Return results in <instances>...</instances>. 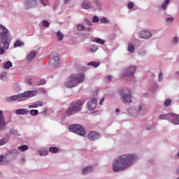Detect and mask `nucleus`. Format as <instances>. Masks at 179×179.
<instances>
[{
	"mask_svg": "<svg viewBox=\"0 0 179 179\" xmlns=\"http://www.w3.org/2000/svg\"><path fill=\"white\" fill-rule=\"evenodd\" d=\"M59 151V148L57 147H50L49 148V152H50V153H58Z\"/></svg>",
	"mask_w": 179,
	"mask_h": 179,
	"instance_id": "c756f323",
	"label": "nucleus"
},
{
	"mask_svg": "<svg viewBox=\"0 0 179 179\" xmlns=\"http://www.w3.org/2000/svg\"><path fill=\"white\" fill-rule=\"evenodd\" d=\"M101 23H107V18L103 17L101 19Z\"/></svg>",
	"mask_w": 179,
	"mask_h": 179,
	"instance_id": "603ef678",
	"label": "nucleus"
},
{
	"mask_svg": "<svg viewBox=\"0 0 179 179\" xmlns=\"http://www.w3.org/2000/svg\"><path fill=\"white\" fill-rule=\"evenodd\" d=\"M6 127V123L5 122V118L3 117V113L0 110V131L5 129Z\"/></svg>",
	"mask_w": 179,
	"mask_h": 179,
	"instance_id": "ddd939ff",
	"label": "nucleus"
},
{
	"mask_svg": "<svg viewBox=\"0 0 179 179\" xmlns=\"http://www.w3.org/2000/svg\"><path fill=\"white\" fill-rule=\"evenodd\" d=\"M37 96V91H25L24 93L19 94L18 95H13L8 98V101H15V100H19V101H23L27 98L34 97Z\"/></svg>",
	"mask_w": 179,
	"mask_h": 179,
	"instance_id": "7ed1b4c3",
	"label": "nucleus"
},
{
	"mask_svg": "<svg viewBox=\"0 0 179 179\" xmlns=\"http://www.w3.org/2000/svg\"><path fill=\"white\" fill-rule=\"evenodd\" d=\"M12 160H15L14 157H12V155H3V164H9Z\"/></svg>",
	"mask_w": 179,
	"mask_h": 179,
	"instance_id": "2eb2a0df",
	"label": "nucleus"
},
{
	"mask_svg": "<svg viewBox=\"0 0 179 179\" xmlns=\"http://www.w3.org/2000/svg\"><path fill=\"white\" fill-rule=\"evenodd\" d=\"M138 162V156L135 154H124L119 156L113 163V171L115 173L124 171L129 169L134 163Z\"/></svg>",
	"mask_w": 179,
	"mask_h": 179,
	"instance_id": "f257e3e1",
	"label": "nucleus"
},
{
	"mask_svg": "<svg viewBox=\"0 0 179 179\" xmlns=\"http://www.w3.org/2000/svg\"><path fill=\"white\" fill-rule=\"evenodd\" d=\"M96 107H97V99H92L87 103V108L90 111H93V110H96Z\"/></svg>",
	"mask_w": 179,
	"mask_h": 179,
	"instance_id": "1a4fd4ad",
	"label": "nucleus"
},
{
	"mask_svg": "<svg viewBox=\"0 0 179 179\" xmlns=\"http://www.w3.org/2000/svg\"><path fill=\"white\" fill-rule=\"evenodd\" d=\"M178 179H179V178H178Z\"/></svg>",
	"mask_w": 179,
	"mask_h": 179,
	"instance_id": "338daca9",
	"label": "nucleus"
},
{
	"mask_svg": "<svg viewBox=\"0 0 179 179\" xmlns=\"http://www.w3.org/2000/svg\"><path fill=\"white\" fill-rule=\"evenodd\" d=\"M71 2V0H64V3L66 5Z\"/></svg>",
	"mask_w": 179,
	"mask_h": 179,
	"instance_id": "bf43d9fd",
	"label": "nucleus"
},
{
	"mask_svg": "<svg viewBox=\"0 0 179 179\" xmlns=\"http://www.w3.org/2000/svg\"><path fill=\"white\" fill-rule=\"evenodd\" d=\"M170 114H166V115H159V120H167L169 117Z\"/></svg>",
	"mask_w": 179,
	"mask_h": 179,
	"instance_id": "c9c22d12",
	"label": "nucleus"
},
{
	"mask_svg": "<svg viewBox=\"0 0 179 179\" xmlns=\"http://www.w3.org/2000/svg\"><path fill=\"white\" fill-rule=\"evenodd\" d=\"M135 72H136V66H129L124 70V73H123V78H124V79H127V78H132Z\"/></svg>",
	"mask_w": 179,
	"mask_h": 179,
	"instance_id": "423d86ee",
	"label": "nucleus"
},
{
	"mask_svg": "<svg viewBox=\"0 0 179 179\" xmlns=\"http://www.w3.org/2000/svg\"><path fill=\"white\" fill-rule=\"evenodd\" d=\"M9 68H12V62H6L4 64V69H9Z\"/></svg>",
	"mask_w": 179,
	"mask_h": 179,
	"instance_id": "f704fd0d",
	"label": "nucleus"
},
{
	"mask_svg": "<svg viewBox=\"0 0 179 179\" xmlns=\"http://www.w3.org/2000/svg\"><path fill=\"white\" fill-rule=\"evenodd\" d=\"M69 131L70 132L80 135V136H85V135H86V130H85V128L80 124L70 125Z\"/></svg>",
	"mask_w": 179,
	"mask_h": 179,
	"instance_id": "39448f33",
	"label": "nucleus"
},
{
	"mask_svg": "<svg viewBox=\"0 0 179 179\" xmlns=\"http://www.w3.org/2000/svg\"><path fill=\"white\" fill-rule=\"evenodd\" d=\"M92 171H93V168L92 166H87L83 170L82 174H89Z\"/></svg>",
	"mask_w": 179,
	"mask_h": 179,
	"instance_id": "5701e85b",
	"label": "nucleus"
},
{
	"mask_svg": "<svg viewBox=\"0 0 179 179\" xmlns=\"http://www.w3.org/2000/svg\"><path fill=\"white\" fill-rule=\"evenodd\" d=\"M8 50L3 47H0V55H3L5 54V50Z\"/></svg>",
	"mask_w": 179,
	"mask_h": 179,
	"instance_id": "37998d69",
	"label": "nucleus"
},
{
	"mask_svg": "<svg viewBox=\"0 0 179 179\" xmlns=\"http://www.w3.org/2000/svg\"><path fill=\"white\" fill-rule=\"evenodd\" d=\"M138 37L140 38H144L147 40L148 38H150V37H152V34L148 31H141L138 33Z\"/></svg>",
	"mask_w": 179,
	"mask_h": 179,
	"instance_id": "f8f14e48",
	"label": "nucleus"
},
{
	"mask_svg": "<svg viewBox=\"0 0 179 179\" xmlns=\"http://www.w3.org/2000/svg\"><path fill=\"white\" fill-rule=\"evenodd\" d=\"M119 94L120 100L124 104H131L132 103V92L128 88H123L120 90Z\"/></svg>",
	"mask_w": 179,
	"mask_h": 179,
	"instance_id": "20e7f679",
	"label": "nucleus"
},
{
	"mask_svg": "<svg viewBox=\"0 0 179 179\" xmlns=\"http://www.w3.org/2000/svg\"><path fill=\"white\" fill-rule=\"evenodd\" d=\"M127 7L129 8V9H132V8H134V3L129 2V3L127 4Z\"/></svg>",
	"mask_w": 179,
	"mask_h": 179,
	"instance_id": "09e8293b",
	"label": "nucleus"
},
{
	"mask_svg": "<svg viewBox=\"0 0 179 179\" xmlns=\"http://www.w3.org/2000/svg\"><path fill=\"white\" fill-rule=\"evenodd\" d=\"M76 111L73 109V108L69 106V108L67 109L66 114L67 117H71V115H73V114H76Z\"/></svg>",
	"mask_w": 179,
	"mask_h": 179,
	"instance_id": "4be33fe9",
	"label": "nucleus"
},
{
	"mask_svg": "<svg viewBox=\"0 0 179 179\" xmlns=\"http://www.w3.org/2000/svg\"><path fill=\"white\" fill-rule=\"evenodd\" d=\"M2 163L3 164V155L0 156V164Z\"/></svg>",
	"mask_w": 179,
	"mask_h": 179,
	"instance_id": "4d7b16f0",
	"label": "nucleus"
},
{
	"mask_svg": "<svg viewBox=\"0 0 179 179\" xmlns=\"http://www.w3.org/2000/svg\"><path fill=\"white\" fill-rule=\"evenodd\" d=\"M85 22L86 24H87V26H92V22H90V20H89V19H85Z\"/></svg>",
	"mask_w": 179,
	"mask_h": 179,
	"instance_id": "8fccbe9b",
	"label": "nucleus"
},
{
	"mask_svg": "<svg viewBox=\"0 0 179 179\" xmlns=\"http://www.w3.org/2000/svg\"><path fill=\"white\" fill-rule=\"evenodd\" d=\"M31 115H38V110H31L29 111Z\"/></svg>",
	"mask_w": 179,
	"mask_h": 179,
	"instance_id": "a19ab883",
	"label": "nucleus"
},
{
	"mask_svg": "<svg viewBox=\"0 0 179 179\" xmlns=\"http://www.w3.org/2000/svg\"><path fill=\"white\" fill-rule=\"evenodd\" d=\"M36 55H37L36 51H32L27 55V59H28L29 61H33V59L36 58Z\"/></svg>",
	"mask_w": 179,
	"mask_h": 179,
	"instance_id": "aec40b11",
	"label": "nucleus"
},
{
	"mask_svg": "<svg viewBox=\"0 0 179 179\" xmlns=\"http://www.w3.org/2000/svg\"><path fill=\"white\" fill-rule=\"evenodd\" d=\"M8 37L0 36V47L9 50V42L7 40Z\"/></svg>",
	"mask_w": 179,
	"mask_h": 179,
	"instance_id": "9d476101",
	"label": "nucleus"
},
{
	"mask_svg": "<svg viewBox=\"0 0 179 179\" xmlns=\"http://www.w3.org/2000/svg\"><path fill=\"white\" fill-rule=\"evenodd\" d=\"M41 3H43V5H45V6H47V5H48V0H40Z\"/></svg>",
	"mask_w": 179,
	"mask_h": 179,
	"instance_id": "de8ad7c7",
	"label": "nucleus"
},
{
	"mask_svg": "<svg viewBox=\"0 0 179 179\" xmlns=\"http://www.w3.org/2000/svg\"><path fill=\"white\" fill-rule=\"evenodd\" d=\"M100 133L96 131H91L87 136L90 141H96V139L100 138Z\"/></svg>",
	"mask_w": 179,
	"mask_h": 179,
	"instance_id": "9b49d317",
	"label": "nucleus"
},
{
	"mask_svg": "<svg viewBox=\"0 0 179 179\" xmlns=\"http://www.w3.org/2000/svg\"><path fill=\"white\" fill-rule=\"evenodd\" d=\"M128 52H131V54H134L135 52V48H134L133 43H129L128 44Z\"/></svg>",
	"mask_w": 179,
	"mask_h": 179,
	"instance_id": "b1692460",
	"label": "nucleus"
},
{
	"mask_svg": "<svg viewBox=\"0 0 179 179\" xmlns=\"http://www.w3.org/2000/svg\"><path fill=\"white\" fill-rule=\"evenodd\" d=\"M138 111H142V106H138Z\"/></svg>",
	"mask_w": 179,
	"mask_h": 179,
	"instance_id": "052dcab7",
	"label": "nucleus"
},
{
	"mask_svg": "<svg viewBox=\"0 0 179 179\" xmlns=\"http://www.w3.org/2000/svg\"><path fill=\"white\" fill-rule=\"evenodd\" d=\"M44 106V102L38 101L32 105H29L28 107L29 108H37L38 107H43Z\"/></svg>",
	"mask_w": 179,
	"mask_h": 179,
	"instance_id": "f3484780",
	"label": "nucleus"
},
{
	"mask_svg": "<svg viewBox=\"0 0 179 179\" xmlns=\"http://www.w3.org/2000/svg\"><path fill=\"white\" fill-rule=\"evenodd\" d=\"M42 26L43 27H50V22H48L47 20H43L42 22Z\"/></svg>",
	"mask_w": 179,
	"mask_h": 179,
	"instance_id": "58836bf2",
	"label": "nucleus"
},
{
	"mask_svg": "<svg viewBox=\"0 0 179 179\" xmlns=\"http://www.w3.org/2000/svg\"><path fill=\"white\" fill-rule=\"evenodd\" d=\"M104 100H106V99L104 97L101 98V99L99 101L100 106H101V104H103V103H104Z\"/></svg>",
	"mask_w": 179,
	"mask_h": 179,
	"instance_id": "5fc2aeb1",
	"label": "nucleus"
},
{
	"mask_svg": "<svg viewBox=\"0 0 179 179\" xmlns=\"http://www.w3.org/2000/svg\"><path fill=\"white\" fill-rule=\"evenodd\" d=\"M15 113L17 115H26V114H29V110L27 109H17Z\"/></svg>",
	"mask_w": 179,
	"mask_h": 179,
	"instance_id": "a211bd4d",
	"label": "nucleus"
},
{
	"mask_svg": "<svg viewBox=\"0 0 179 179\" xmlns=\"http://www.w3.org/2000/svg\"><path fill=\"white\" fill-rule=\"evenodd\" d=\"M87 31H90L92 30V28L91 27H88V28H85V29Z\"/></svg>",
	"mask_w": 179,
	"mask_h": 179,
	"instance_id": "680f3d73",
	"label": "nucleus"
},
{
	"mask_svg": "<svg viewBox=\"0 0 179 179\" xmlns=\"http://www.w3.org/2000/svg\"><path fill=\"white\" fill-rule=\"evenodd\" d=\"M94 43H97L98 44H104L106 43V41H103V39L100 38H95L93 40Z\"/></svg>",
	"mask_w": 179,
	"mask_h": 179,
	"instance_id": "7c9ffc66",
	"label": "nucleus"
},
{
	"mask_svg": "<svg viewBox=\"0 0 179 179\" xmlns=\"http://www.w3.org/2000/svg\"><path fill=\"white\" fill-rule=\"evenodd\" d=\"M50 57L52 59L49 61V64L54 66H57V65L59 64V56H58V53L52 52Z\"/></svg>",
	"mask_w": 179,
	"mask_h": 179,
	"instance_id": "6e6552de",
	"label": "nucleus"
},
{
	"mask_svg": "<svg viewBox=\"0 0 179 179\" xmlns=\"http://www.w3.org/2000/svg\"><path fill=\"white\" fill-rule=\"evenodd\" d=\"M115 113H120V108H117V109L115 110Z\"/></svg>",
	"mask_w": 179,
	"mask_h": 179,
	"instance_id": "0e129e2a",
	"label": "nucleus"
},
{
	"mask_svg": "<svg viewBox=\"0 0 179 179\" xmlns=\"http://www.w3.org/2000/svg\"><path fill=\"white\" fill-rule=\"evenodd\" d=\"M97 46H92V48L90 49V51L91 52H95V51H97Z\"/></svg>",
	"mask_w": 179,
	"mask_h": 179,
	"instance_id": "a18cd8bd",
	"label": "nucleus"
},
{
	"mask_svg": "<svg viewBox=\"0 0 179 179\" xmlns=\"http://www.w3.org/2000/svg\"><path fill=\"white\" fill-rule=\"evenodd\" d=\"M46 83H47V81L44 80H41V81H39L38 86H41V85H45Z\"/></svg>",
	"mask_w": 179,
	"mask_h": 179,
	"instance_id": "49530a36",
	"label": "nucleus"
},
{
	"mask_svg": "<svg viewBox=\"0 0 179 179\" xmlns=\"http://www.w3.org/2000/svg\"><path fill=\"white\" fill-rule=\"evenodd\" d=\"M85 26H83V24H78L77 25V30H78L79 31H83V30H85Z\"/></svg>",
	"mask_w": 179,
	"mask_h": 179,
	"instance_id": "e433bc0d",
	"label": "nucleus"
},
{
	"mask_svg": "<svg viewBox=\"0 0 179 179\" xmlns=\"http://www.w3.org/2000/svg\"><path fill=\"white\" fill-rule=\"evenodd\" d=\"M85 80V75L83 73L72 74L66 81L65 86L66 87H75L78 86L79 83H82Z\"/></svg>",
	"mask_w": 179,
	"mask_h": 179,
	"instance_id": "f03ea898",
	"label": "nucleus"
},
{
	"mask_svg": "<svg viewBox=\"0 0 179 179\" xmlns=\"http://www.w3.org/2000/svg\"><path fill=\"white\" fill-rule=\"evenodd\" d=\"M176 171H177V173H178V176H179V168H177Z\"/></svg>",
	"mask_w": 179,
	"mask_h": 179,
	"instance_id": "69168bd1",
	"label": "nucleus"
},
{
	"mask_svg": "<svg viewBox=\"0 0 179 179\" xmlns=\"http://www.w3.org/2000/svg\"><path fill=\"white\" fill-rule=\"evenodd\" d=\"M155 124L153 122L150 123V124L146 125V129L150 131L151 129H155Z\"/></svg>",
	"mask_w": 179,
	"mask_h": 179,
	"instance_id": "473e14b6",
	"label": "nucleus"
},
{
	"mask_svg": "<svg viewBox=\"0 0 179 179\" xmlns=\"http://www.w3.org/2000/svg\"><path fill=\"white\" fill-rule=\"evenodd\" d=\"M83 104H85V101H77L76 102H72L70 106L76 113H78L82 110Z\"/></svg>",
	"mask_w": 179,
	"mask_h": 179,
	"instance_id": "0eeeda50",
	"label": "nucleus"
},
{
	"mask_svg": "<svg viewBox=\"0 0 179 179\" xmlns=\"http://www.w3.org/2000/svg\"><path fill=\"white\" fill-rule=\"evenodd\" d=\"M39 155L40 156H45L46 155H48V150L39 151Z\"/></svg>",
	"mask_w": 179,
	"mask_h": 179,
	"instance_id": "79ce46f5",
	"label": "nucleus"
},
{
	"mask_svg": "<svg viewBox=\"0 0 179 179\" xmlns=\"http://www.w3.org/2000/svg\"><path fill=\"white\" fill-rule=\"evenodd\" d=\"M97 22H99V17L94 16L92 18V23H97Z\"/></svg>",
	"mask_w": 179,
	"mask_h": 179,
	"instance_id": "c03bdc74",
	"label": "nucleus"
},
{
	"mask_svg": "<svg viewBox=\"0 0 179 179\" xmlns=\"http://www.w3.org/2000/svg\"><path fill=\"white\" fill-rule=\"evenodd\" d=\"M172 43H174L175 44H177V43H178V37H174Z\"/></svg>",
	"mask_w": 179,
	"mask_h": 179,
	"instance_id": "3c124183",
	"label": "nucleus"
},
{
	"mask_svg": "<svg viewBox=\"0 0 179 179\" xmlns=\"http://www.w3.org/2000/svg\"><path fill=\"white\" fill-rule=\"evenodd\" d=\"M6 73H1V76H0V78H1V79H3V78H6Z\"/></svg>",
	"mask_w": 179,
	"mask_h": 179,
	"instance_id": "6e6d98bb",
	"label": "nucleus"
},
{
	"mask_svg": "<svg viewBox=\"0 0 179 179\" xmlns=\"http://www.w3.org/2000/svg\"><path fill=\"white\" fill-rule=\"evenodd\" d=\"M106 79H108V80H111V79H113V76H106Z\"/></svg>",
	"mask_w": 179,
	"mask_h": 179,
	"instance_id": "13d9d810",
	"label": "nucleus"
},
{
	"mask_svg": "<svg viewBox=\"0 0 179 179\" xmlns=\"http://www.w3.org/2000/svg\"><path fill=\"white\" fill-rule=\"evenodd\" d=\"M25 6L27 9H29V8H34V6H37V1L27 0L25 1Z\"/></svg>",
	"mask_w": 179,
	"mask_h": 179,
	"instance_id": "4468645a",
	"label": "nucleus"
},
{
	"mask_svg": "<svg viewBox=\"0 0 179 179\" xmlns=\"http://www.w3.org/2000/svg\"><path fill=\"white\" fill-rule=\"evenodd\" d=\"M28 149L29 146L27 145H23L17 148V150H19V152H26V150H27Z\"/></svg>",
	"mask_w": 179,
	"mask_h": 179,
	"instance_id": "393cba45",
	"label": "nucleus"
},
{
	"mask_svg": "<svg viewBox=\"0 0 179 179\" xmlns=\"http://www.w3.org/2000/svg\"><path fill=\"white\" fill-rule=\"evenodd\" d=\"M99 65H100V63L96 62H90L87 64L88 66H93V68H97Z\"/></svg>",
	"mask_w": 179,
	"mask_h": 179,
	"instance_id": "cd10ccee",
	"label": "nucleus"
},
{
	"mask_svg": "<svg viewBox=\"0 0 179 179\" xmlns=\"http://www.w3.org/2000/svg\"><path fill=\"white\" fill-rule=\"evenodd\" d=\"M0 37H8V29L0 24Z\"/></svg>",
	"mask_w": 179,
	"mask_h": 179,
	"instance_id": "dca6fc26",
	"label": "nucleus"
},
{
	"mask_svg": "<svg viewBox=\"0 0 179 179\" xmlns=\"http://www.w3.org/2000/svg\"><path fill=\"white\" fill-rule=\"evenodd\" d=\"M56 37L58 41H61L64 38V34L61 31H57Z\"/></svg>",
	"mask_w": 179,
	"mask_h": 179,
	"instance_id": "c85d7f7f",
	"label": "nucleus"
},
{
	"mask_svg": "<svg viewBox=\"0 0 179 179\" xmlns=\"http://www.w3.org/2000/svg\"><path fill=\"white\" fill-rule=\"evenodd\" d=\"M162 76H163V74H162V73H159V79H160V78H161Z\"/></svg>",
	"mask_w": 179,
	"mask_h": 179,
	"instance_id": "e2e57ef3",
	"label": "nucleus"
},
{
	"mask_svg": "<svg viewBox=\"0 0 179 179\" xmlns=\"http://www.w3.org/2000/svg\"><path fill=\"white\" fill-rule=\"evenodd\" d=\"M94 3H95L97 9H100V8L101 7V3L100 2V1L94 0Z\"/></svg>",
	"mask_w": 179,
	"mask_h": 179,
	"instance_id": "4c0bfd02",
	"label": "nucleus"
},
{
	"mask_svg": "<svg viewBox=\"0 0 179 179\" xmlns=\"http://www.w3.org/2000/svg\"><path fill=\"white\" fill-rule=\"evenodd\" d=\"M81 6L83 9H85V10H88L92 8V6L90 5V2L87 0L84 1Z\"/></svg>",
	"mask_w": 179,
	"mask_h": 179,
	"instance_id": "6ab92c4d",
	"label": "nucleus"
},
{
	"mask_svg": "<svg viewBox=\"0 0 179 179\" xmlns=\"http://www.w3.org/2000/svg\"><path fill=\"white\" fill-rule=\"evenodd\" d=\"M9 142V137H6L0 139V146H3V145H5Z\"/></svg>",
	"mask_w": 179,
	"mask_h": 179,
	"instance_id": "a878e982",
	"label": "nucleus"
},
{
	"mask_svg": "<svg viewBox=\"0 0 179 179\" xmlns=\"http://www.w3.org/2000/svg\"><path fill=\"white\" fill-rule=\"evenodd\" d=\"M171 115H173V117L174 118L171 120L172 124H174V125H178L179 124V116L177 115H174L173 113H171Z\"/></svg>",
	"mask_w": 179,
	"mask_h": 179,
	"instance_id": "412c9836",
	"label": "nucleus"
},
{
	"mask_svg": "<svg viewBox=\"0 0 179 179\" xmlns=\"http://www.w3.org/2000/svg\"><path fill=\"white\" fill-rule=\"evenodd\" d=\"M20 45H24V43L23 42H21L20 40H17L14 43L13 47L14 48H16L17 47H20Z\"/></svg>",
	"mask_w": 179,
	"mask_h": 179,
	"instance_id": "2f4dec72",
	"label": "nucleus"
},
{
	"mask_svg": "<svg viewBox=\"0 0 179 179\" xmlns=\"http://www.w3.org/2000/svg\"><path fill=\"white\" fill-rule=\"evenodd\" d=\"M9 153H10V157H12L15 159V157L14 156H17V155H19V152L17 151V150H11L9 151ZM14 155V156H13Z\"/></svg>",
	"mask_w": 179,
	"mask_h": 179,
	"instance_id": "bb28decb",
	"label": "nucleus"
},
{
	"mask_svg": "<svg viewBox=\"0 0 179 179\" xmlns=\"http://www.w3.org/2000/svg\"><path fill=\"white\" fill-rule=\"evenodd\" d=\"M173 20H174V18H173V17H169L166 19L167 22H173Z\"/></svg>",
	"mask_w": 179,
	"mask_h": 179,
	"instance_id": "864d4df0",
	"label": "nucleus"
},
{
	"mask_svg": "<svg viewBox=\"0 0 179 179\" xmlns=\"http://www.w3.org/2000/svg\"><path fill=\"white\" fill-rule=\"evenodd\" d=\"M170 3V0H165L162 3V9H167V5Z\"/></svg>",
	"mask_w": 179,
	"mask_h": 179,
	"instance_id": "72a5a7b5",
	"label": "nucleus"
},
{
	"mask_svg": "<svg viewBox=\"0 0 179 179\" xmlns=\"http://www.w3.org/2000/svg\"><path fill=\"white\" fill-rule=\"evenodd\" d=\"M164 106H165L166 107H169V106H170V104H171V99H167L164 101Z\"/></svg>",
	"mask_w": 179,
	"mask_h": 179,
	"instance_id": "ea45409f",
	"label": "nucleus"
}]
</instances>
